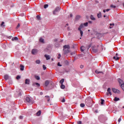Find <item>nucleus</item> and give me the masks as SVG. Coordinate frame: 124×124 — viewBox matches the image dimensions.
<instances>
[{
    "label": "nucleus",
    "mask_w": 124,
    "mask_h": 124,
    "mask_svg": "<svg viewBox=\"0 0 124 124\" xmlns=\"http://www.w3.org/2000/svg\"><path fill=\"white\" fill-rule=\"evenodd\" d=\"M48 7H49V5H48V4H46V5H44V8H45V9H46V8H48Z\"/></svg>",
    "instance_id": "27"
},
{
    "label": "nucleus",
    "mask_w": 124,
    "mask_h": 124,
    "mask_svg": "<svg viewBox=\"0 0 124 124\" xmlns=\"http://www.w3.org/2000/svg\"><path fill=\"white\" fill-rule=\"evenodd\" d=\"M40 42H42V43H43L44 42V39H43V38H40Z\"/></svg>",
    "instance_id": "28"
},
{
    "label": "nucleus",
    "mask_w": 124,
    "mask_h": 124,
    "mask_svg": "<svg viewBox=\"0 0 124 124\" xmlns=\"http://www.w3.org/2000/svg\"><path fill=\"white\" fill-rule=\"evenodd\" d=\"M103 12H104V13H105V12H106V10H103Z\"/></svg>",
    "instance_id": "52"
},
{
    "label": "nucleus",
    "mask_w": 124,
    "mask_h": 124,
    "mask_svg": "<svg viewBox=\"0 0 124 124\" xmlns=\"http://www.w3.org/2000/svg\"><path fill=\"white\" fill-rule=\"evenodd\" d=\"M45 57L46 58V60L48 61V60H50L51 59V57H50V56L49 55L46 54L45 55Z\"/></svg>",
    "instance_id": "13"
},
{
    "label": "nucleus",
    "mask_w": 124,
    "mask_h": 124,
    "mask_svg": "<svg viewBox=\"0 0 124 124\" xmlns=\"http://www.w3.org/2000/svg\"><path fill=\"white\" fill-rule=\"evenodd\" d=\"M122 121V117H120V118L118 119V122L120 123Z\"/></svg>",
    "instance_id": "41"
},
{
    "label": "nucleus",
    "mask_w": 124,
    "mask_h": 124,
    "mask_svg": "<svg viewBox=\"0 0 124 124\" xmlns=\"http://www.w3.org/2000/svg\"><path fill=\"white\" fill-rule=\"evenodd\" d=\"M30 79H25V84L26 85H30Z\"/></svg>",
    "instance_id": "14"
},
{
    "label": "nucleus",
    "mask_w": 124,
    "mask_h": 124,
    "mask_svg": "<svg viewBox=\"0 0 124 124\" xmlns=\"http://www.w3.org/2000/svg\"><path fill=\"white\" fill-rule=\"evenodd\" d=\"M20 78H21V77L20 76H17L16 77L17 80H19V79H20Z\"/></svg>",
    "instance_id": "38"
},
{
    "label": "nucleus",
    "mask_w": 124,
    "mask_h": 124,
    "mask_svg": "<svg viewBox=\"0 0 124 124\" xmlns=\"http://www.w3.org/2000/svg\"><path fill=\"white\" fill-rule=\"evenodd\" d=\"M112 26H115V24L112 23Z\"/></svg>",
    "instance_id": "59"
},
{
    "label": "nucleus",
    "mask_w": 124,
    "mask_h": 124,
    "mask_svg": "<svg viewBox=\"0 0 124 124\" xmlns=\"http://www.w3.org/2000/svg\"><path fill=\"white\" fill-rule=\"evenodd\" d=\"M120 59V58L118 57V53L116 54V55L113 57V60L115 61H118Z\"/></svg>",
    "instance_id": "10"
},
{
    "label": "nucleus",
    "mask_w": 124,
    "mask_h": 124,
    "mask_svg": "<svg viewBox=\"0 0 124 124\" xmlns=\"http://www.w3.org/2000/svg\"><path fill=\"white\" fill-rule=\"evenodd\" d=\"M84 68V66L81 65H80V68Z\"/></svg>",
    "instance_id": "50"
},
{
    "label": "nucleus",
    "mask_w": 124,
    "mask_h": 124,
    "mask_svg": "<svg viewBox=\"0 0 124 124\" xmlns=\"http://www.w3.org/2000/svg\"><path fill=\"white\" fill-rule=\"evenodd\" d=\"M89 23L90 24H92V21H89Z\"/></svg>",
    "instance_id": "54"
},
{
    "label": "nucleus",
    "mask_w": 124,
    "mask_h": 124,
    "mask_svg": "<svg viewBox=\"0 0 124 124\" xmlns=\"http://www.w3.org/2000/svg\"><path fill=\"white\" fill-rule=\"evenodd\" d=\"M62 102H65V100L64 99V98L62 99Z\"/></svg>",
    "instance_id": "47"
},
{
    "label": "nucleus",
    "mask_w": 124,
    "mask_h": 124,
    "mask_svg": "<svg viewBox=\"0 0 124 124\" xmlns=\"http://www.w3.org/2000/svg\"><path fill=\"white\" fill-rule=\"evenodd\" d=\"M65 88V86H64V85L63 84H61V89H64Z\"/></svg>",
    "instance_id": "30"
},
{
    "label": "nucleus",
    "mask_w": 124,
    "mask_h": 124,
    "mask_svg": "<svg viewBox=\"0 0 124 124\" xmlns=\"http://www.w3.org/2000/svg\"><path fill=\"white\" fill-rule=\"evenodd\" d=\"M50 81L49 80H46L45 81V86L46 87H48V85H49Z\"/></svg>",
    "instance_id": "15"
},
{
    "label": "nucleus",
    "mask_w": 124,
    "mask_h": 124,
    "mask_svg": "<svg viewBox=\"0 0 124 124\" xmlns=\"http://www.w3.org/2000/svg\"><path fill=\"white\" fill-rule=\"evenodd\" d=\"M110 7H111V8H116V6L115 5H110Z\"/></svg>",
    "instance_id": "37"
},
{
    "label": "nucleus",
    "mask_w": 124,
    "mask_h": 124,
    "mask_svg": "<svg viewBox=\"0 0 124 124\" xmlns=\"http://www.w3.org/2000/svg\"><path fill=\"white\" fill-rule=\"evenodd\" d=\"M3 25H4V22H2V23L1 24V26L2 27L3 26Z\"/></svg>",
    "instance_id": "44"
},
{
    "label": "nucleus",
    "mask_w": 124,
    "mask_h": 124,
    "mask_svg": "<svg viewBox=\"0 0 124 124\" xmlns=\"http://www.w3.org/2000/svg\"><path fill=\"white\" fill-rule=\"evenodd\" d=\"M40 94H41V95H42V94H43V93L40 92Z\"/></svg>",
    "instance_id": "51"
},
{
    "label": "nucleus",
    "mask_w": 124,
    "mask_h": 124,
    "mask_svg": "<svg viewBox=\"0 0 124 124\" xmlns=\"http://www.w3.org/2000/svg\"><path fill=\"white\" fill-rule=\"evenodd\" d=\"M61 11V7L60 6L57 7L53 11V15H56V14H57V12H59V11Z\"/></svg>",
    "instance_id": "3"
},
{
    "label": "nucleus",
    "mask_w": 124,
    "mask_h": 124,
    "mask_svg": "<svg viewBox=\"0 0 124 124\" xmlns=\"http://www.w3.org/2000/svg\"><path fill=\"white\" fill-rule=\"evenodd\" d=\"M36 63H37V64H39V63H40V60H36Z\"/></svg>",
    "instance_id": "32"
},
{
    "label": "nucleus",
    "mask_w": 124,
    "mask_h": 124,
    "mask_svg": "<svg viewBox=\"0 0 124 124\" xmlns=\"http://www.w3.org/2000/svg\"><path fill=\"white\" fill-rule=\"evenodd\" d=\"M118 81L119 84L120 85H121V86H122V85H124V81H123V80H122L120 78H118Z\"/></svg>",
    "instance_id": "12"
},
{
    "label": "nucleus",
    "mask_w": 124,
    "mask_h": 124,
    "mask_svg": "<svg viewBox=\"0 0 124 124\" xmlns=\"http://www.w3.org/2000/svg\"><path fill=\"white\" fill-rule=\"evenodd\" d=\"M80 106L81 107V108H84V107H85V104L81 103L80 104Z\"/></svg>",
    "instance_id": "24"
},
{
    "label": "nucleus",
    "mask_w": 124,
    "mask_h": 124,
    "mask_svg": "<svg viewBox=\"0 0 124 124\" xmlns=\"http://www.w3.org/2000/svg\"><path fill=\"white\" fill-rule=\"evenodd\" d=\"M70 17H72V14H71V15H70Z\"/></svg>",
    "instance_id": "56"
},
{
    "label": "nucleus",
    "mask_w": 124,
    "mask_h": 124,
    "mask_svg": "<svg viewBox=\"0 0 124 124\" xmlns=\"http://www.w3.org/2000/svg\"><path fill=\"white\" fill-rule=\"evenodd\" d=\"M35 78L36 80H40V78L38 76H35Z\"/></svg>",
    "instance_id": "26"
},
{
    "label": "nucleus",
    "mask_w": 124,
    "mask_h": 124,
    "mask_svg": "<svg viewBox=\"0 0 124 124\" xmlns=\"http://www.w3.org/2000/svg\"><path fill=\"white\" fill-rule=\"evenodd\" d=\"M43 68L44 70H46V69L47 68V67H46L45 65H43Z\"/></svg>",
    "instance_id": "34"
},
{
    "label": "nucleus",
    "mask_w": 124,
    "mask_h": 124,
    "mask_svg": "<svg viewBox=\"0 0 124 124\" xmlns=\"http://www.w3.org/2000/svg\"><path fill=\"white\" fill-rule=\"evenodd\" d=\"M107 12H108V11H110V9H108L106 10Z\"/></svg>",
    "instance_id": "48"
},
{
    "label": "nucleus",
    "mask_w": 124,
    "mask_h": 124,
    "mask_svg": "<svg viewBox=\"0 0 124 124\" xmlns=\"http://www.w3.org/2000/svg\"><path fill=\"white\" fill-rule=\"evenodd\" d=\"M41 114V110H39L37 113H36V115L37 116H40V115Z\"/></svg>",
    "instance_id": "22"
},
{
    "label": "nucleus",
    "mask_w": 124,
    "mask_h": 124,
    "mask_svg": "<svg viewBox=\"0 0 124 124\" xmlns=\"http://www.w3.org/2000/svg\"><path fill=\"white\" fill-rule=\"evenodd\" d=\"M104 17H106V15H104Z\"/></svg>",
    "instance_id": "63"
},
{
    "label": "nucleus",
    "mask_w": 124,
    "mask_h": 124,
    "mask_svg": "<svg viewBox=\"0 0 124 124\" xmlns=\"http://www.w3.org/2000/svg\"><path fill=\"white\" fill-rule=\"evenodd\" d=\"M121 87L122 88V90L124 91V84L121 85Z\"/></svg>",
    "instance_id": "35"
},
{
    "label": "nucleus",
    "mask_w": 124,
    "mask_h": 124,
    "mask_svg": "<svg viewBox=\"0 0 124 124\" xmlns=\"http://www.w3.org/2000/svg\"><path fill=\"white\" fill-rule=\"evenodd\" d=\"M18 37H14V38H13L12 39V41H16V40H18Z\"/></svg>",
    "instance_id": "19"
},
{
    "label": "nucleus",
    "mask_w": 124,
    "mask_h": 124,
    "mask_svg": "<svg viewBox=\"0 0 124 124\" xmlns=\"http://www.w3.org/2000/svg\"><path fill=\"white\" fill-rule=\"evenodd\" d=\"M45 97L47 99V101L49 102L50 101V97L49 96H46Z\"/></svg>",
    "instance_id": "31"
},
{
    "label": "nucleus",
    "mask_w": 124,
    "mask_h": 124,
    "mask_svg": "<svg viewBox=\"0 0 124 124\" xmlns=\"http://www.w3.org/2000/svg\"><path fill=\"white\" fill-rule=\"evenodd\" d=\"M31 53L32 55H36V54H37V50L33 49L32 50Z\"/></svg>",
    "instance_id": "11"
},
{
    "label": "nucleus",
    "mask_w": 124,
    "mask_h": 124,
    "mask_svg": "<svg viewBox=\"0 0 124 124\" xmlns=\"http://www.w3.org/2000/svg\"><path fill=\"white\" fill-rule=\"evenodd\" d=\"M63 82H64V79H62L60 80V83L61 85L63 84Z\"/></svg>",
    "instance_id": "21"
},
{
    "label": "nucleus",
    "mask_w": 124,
    "mask_h": 124,
    "mask_svg": "<svg viewBox=\"0 0 124 124\" xmlns=\"http://www.w3.org/2000/svg\"><path fill=\"white\" fill-rule=\"evenodd\" d=\"M54 40H55V41H57L58 39H55Z\"/></svg>",
    "instance_id": "60"
},
{
    "label": "nucleus",
    "mask_w": 124,
    "mask_h": 124,
    "mask_svg": "<svg viewBox=\"0 0 124 124\" xmlns=\"http://www.w3.org/2000/svg\"><path fill=\"white\" fill-rule=\"evenodd\" d=\"M36 85L37 87H40V84L38 83H35L32 84V86H35Z\"/></svg>",
    "instance_id": "16"
},
{
    "label": "nucleus",
    "mask_w": 124,
    "mask_h": 124,
    "mask_svg": "<svg viewBox=\"0 0 124 124\" xmlns=\"http://www.w3.org/2000/svg\"><path fill=\"white\" fill-rule=\"evenodd\" d=\"M78 124H82V122L79 121V122H78Z\"/></svg>",
    "instance_id": "46"
},
{
    "label": "nucleus",
    "mask_w": 124,
    "mask_h": 124,
    "mask_svg": "<svg viewBox=\"0 0 124 124\" xmlns=\"http://www.w3.org/2000/svg\"><path fill=\"white\" fill-rule=\"evenodd\" d=\"M114 100V101H119V100H120V99L117 97H115Z\"/></svg>",
    "instance_id": "25"
},
{
    "label": "nucleus",
    "mask_w": 124,
    "mask_h": 124,
    "mask_svg": "<svg viewBox=\"0 0 124 124\" xmlns=\"http://www.w3.org/2000/svg\"><path fill=\"white\" fill-rule=\"evenodd\" d=\"M112 28H113V27H111V26L109 27V28H110V29H112Z\"/></svg>",
    "instance_id": "61"
},
{
    "label": "nucleus",
    "mask_w": 124,
    "mask_h": 124,
    "mask_svg": "<svg viewBox=\"0 0 124 124\" xmlns=\"http://www.w3.org/2000/svg\"><path fill=\"white\" fill-rule=\"evenodd\" d=\"M112 91L114 93H121V91L118 89L112 88Z\"/></svg>",
    "instance_id": "7"
},
{
    "label": "nucleus",
    "mask_w": 124,
    "mask_h": 124,
    "mask_svg": "<svg viewBox=\"0 0 124 124\" xmlns=\"http://www.w3.org/2000/svg\"><path fill=\"white\" fill-rule=\"evenodd\" d=\"M4 78L5 80H8V79H9V76H8V75H6L4 76Z\"/></svg>",
    "instance_id": "17"
},
{
    "label": "nucleus",
    "mask_w": 124,
    "mask_h": 124,
    "mask_svg": "<svg viewBox=\"0 0 124 124\" xmlns=\"http://www.w3.org/2000/svg\"><path fill=\"white\" fill-rule=\"evenodd\" d=\"M97 16L98 18H101V12H99V13L97 14Z\"/></svg>",
    "instance_id": "18"
},
{
    "label": "nucleus",
    "mask_w": 124,
    "mask_h": 124,
    "mask_svg": "<svg viewBox=\"0 0 124 124\" xmlns=\"http://www.w3.org/2000/svg\"><path fill=\"white\" fill-rule=\"evenodd\" d=\"M90 48H91V46H88L86 47H85V46H81L80 47V50L82 51V52H84V51H86V50H89Z\"/></svg>",
    "instance_id": "5"
},
{
    "label": "nucleus",
    "mask_w": 124,
    "mask_h": 124,
    "mask_svg": "<svg viewBox=\"0 0 124 124\" xmlns=\"http://www.w3.org/2000/svg\"><path fill=\"white\" fill-rule=\"evenodd\" d=\"M25 101H26V102H28V103H31V98H30V97H26L25 98Z\"/></svg>",
    "instance_id": "9"
},
{
    "label": "nucleus",
    "mask_w": 124,
    "mask_h": 124,
    "mask_svg": "<svg viewBox=\"0 0 124 124\" xmlns=\"http://www.w3.org/2000/svg\"><path fill=\"white\" fill-rule=\"evenodd\" d=\"M20 28V23H18L17 26H16V29L18 30Z\"/></svg>",
    "instance_id": "36"
},
{
    "label": "nucleus",
    "mask_w": 124,
    "mask_h": 124,
    "mask_svg": "<svg viewBox=\"0 0 124 124\" xmlns=\"http://www.w3.org/2000/svg\"><path fill=\"white\" fill-rule=\"evenodd\" d=\"M112 26H115V24L112 23Z\"/></svg>",
    "instance_id": "58"
},
{
    "label": "nucleus",
    "mask_w": 124,
    "mask_h": 124,
    "mask_svg": "<svg viewBox=\"0 0 124 124\" xmlns=\"http://www.w3.org/2000/svg\"><path fill=\"white\" fill-rule=\"evenodd\" d=\"M36 18H37V19H40V16H36Z\"/></svg>",
    "instance_id": "43"
},
{
    "label": "nucleus",
    "mask_w": 124,
    "mask_h": 124,
    "mask_svg": "<svg viewBox=\"0 0 124 124\" xmlns=\"http://www.w3.org/2000/svg\"><path fill=\"white\" fill-rule=\"evenodd\" d=\"M101 104L102 105L104 103V100L102 99H101Z\"/></svg>",
    "instance_id": "33"
},
{
    "label": "nucleus",
    "mask_w": 124,
    "mask_h": 124,
    "mask_svg": "<svg viewBox=\"0 0 124 124\" xmlns=\"http://www.w3.org/2000/svg\"><path fill=\"white\" fill-rule=\"evenodd\" d=\"M109 25H110V26H112V23H110Z\"/></svg>",
    "instance_id": "57"
},
{
    "label": "nucleus",
    "mask_w": 124,
    "mask_h": 124,
    "mask_svg": "<svg viewBox=\"0 0 124 124\" xmlns=\"http://www.w3.org/2000/svg\"><path fill=\"white\" fill-rule=\"evenodd\" d=\"M77 18H80V16H77Z\"/></svg>",
    "instance_id": "53"
},
{
    "label": "nucleus",
    "mask_w": 124,
    "mask_h": 124,
    "mask_svg": "<svg viewBox=\"0 0 124 124\" xmlns=\"http://www.w3.org/2000/svg\"><path fill=\"white\" fill-rule=\"evenodd\" d=\"M85 104L87 106H91L92 105V101L89 100V98H87L85 100Z\"/></svg>",
    "instance_id": "4"
},
{
    "label": "nucleus",
    "mask_w": 124,
    "mask_h": 124,
    "mask_svg": "<svg viewBox=\"0 0 124 124\" xmlns=\"http://www.w3.org/2000/svg\"><path fill=\"white\" fill-rule=\"evenodd\" d=\"M95 73H96L97 74H99V73H102V74H103V73L102 72H99L98 71V70H96Z\"/></svg>",
    "instance_id": "29"
},
{
    "label": "nucleus",
    "mask_w": 124,
    "mask_h": 124,
    "mask_svg": "<svg viewBox=\"0 0 124 124\" xmlns=\"http://www.w3.org/2000/svg\"><path fill=\"white\" fill-rule=\"evenodd\" d=\"M51 60H52V61H54V59H53V58L51 59Z\"/></svg>",
    "instance_id": "62"
},
{
    "label": "nucleus",
    "mask_w": 124,
    "mask_h": 124,
    "mask_svg": "<svg viewBox=\"0 0 124 124\" xmlns=\"http://www.w3.org/2000/svg\"><path fill=\"white\" fill-rule=\"evenodd\" d=\"M89 24V22H86L85 23H82L80 24L79 27L78 28V31H79L80 32V36H83V31L81 30V29H83L84 27H88V25Z\"/></svg>",
    "instance_id": "1"
},
{
    "label": "nucleus",
    "mask_w": 124,
    "mask_h": 124,
    "mask_svg": "<svg viewBox=\"0 0 124 124\" xmlns=\"http://www.w3.org/2000/svg\"><path fill=\"white\" fill-rule=\"evenodd\" d=\"M91 20H93V21H95V18H94V17H93V15L91 16Z\"/></svg>",
    "instance_id": "23"
},
{
    "label": "nucleus",
    "mask_w": 124,
    "mask_h": 124,
    "mask_svg": "<svg viewBox=\"0 0 124 124\" xmlns=\"http://www.w3.org/2000/svg\"><path fill=\"white\" fill-rule=\"evenodd\" d=\"M123 108H124V106L123 107Z\"/></svg>",
    "instance_id": "64"
},
{
    "label": "nucleus",
    "mask_w": 124,
    "mask_h": 124,
    "mask_svg": "<svg viewBox=\"0 0 124 124\" xmlns=\"http://www.w3.org/2000/svg\"><path fill=\"white\" fill-rule=\"evenodd\" d=\"M24 68H25V66L24 65H20V70L23 71V70H24Z\"/></svg>",
    "instance_id": "20"
},
{
    "label": "nucleus",
    "mask_w": 124,
    "mask_h": 124,
    "mask_svg": "<svg viewBox=\"0 0 124 124\" xmlns=\"http://www.w3.org/2000/svg\"><path fill=\"white\" fill-rule=\"evenodd\" d=\"M95 112L96 113H98L97 110H95Z\"/></svg>",
    "instance_id": "55"
},
{
    "label": "nucleus",
    "mask_w": 124,
    "mask_h": 124,
    "mask_svg": "<svg viewBox=\"0 0 124 124\" xmlns=\"http://www.w3.org/2000/svg\"><path fill=\"white\" fill-rule=\"evenodd\" d=\"M107 95H112V92H111V88H108L107 90V92L106 93Z\"/></svg>",
    "instance_id": "6"
},
{
    "label": "nucleus",
    "mask_w": 124,
    "mask_h": 124,
    "mask_svg": "<svg viewBox=\"0 0 124 124\" xmlns=\"http://www.w3.org/2000/svg\"><path fill=\"white\" fill-rule=\"evenodd\" d=\"M19 118H20L21 120H22V119H23V116H20L19 117Z\"/></svg>",
    "instance_id": "49"
},
{
    "label": "nucleus",
    "mask_w": 124,
    "mask_h": 124,
    "mask_svg": "<svg viewBox=\"0 0 124 124\" xmlns=\"http://www.w3.org/2000/svg\"><path fill=\"white\" fill-rule=\"evenodd\" d=\"M73 55H75V51L71 53V55L72 56Z\"/></svg>",
    "instance_id": "39"
},
{
    "label": "nucleus",
    "mask_w": 124,
    "mask_h": 124,
    "mask_svg": "<svg viewBox=\"0 0 124 124\" xmlns=\"http://www.w3.org/2000/svg\"><path fill=\"white\" fill-rule=\"evenodd\" d=\"M57 65L58 66H62V65L61 64V63L60 62H58V64H57Z\"/></svg>",
    "instance_id": "42"
},
{
    "label": "nucleus",
    "mask_w": 124,
    "mask_h": 124,
    "mask_svg": "<svg viewBox=\"0 0 124 124\" xmlns=\"http://www.w3.org/2000/svg\"><path fill=\"white\" fill-rule=\"evenodd\" d=\"M92 50H93V53H97V52H98V48H97L95 46H93Z\"/></svg>",
    "instance_id": "8"
},
{
    "label": "nucleus",
    "mask_w": 124,
    "mask_h": 124,
    "mask_svg": "<svg viewBox=\"0 0 124 124\" xmlns=\"http://www.w3.org/2000/svg\"><path fill=\"white\" fill-rule=\"evenodd\" d=\"M58 56H59V57H58V59L59 60H60V59H61V57H62V56L61 55V54H58Z\"/></svg>",
    "instance_id": "40"
},
{
    "label": "nucleus",
    "mask_w": 124,
    "mask_h": 124,
    "mask_svg": "<svg viewBox=\"0 0 124 124\" xmlns=\"http://www.w3.org/2000/svg\"><path fill=\"white\" fill-rule=\"evenodd\" d=\"M63 48L64 54H68V53H70V46H69V45H64Z\"/></svg>",
    "instance_id": "2"
},
{
    "label": "nucleus",
    "mask_w": 124,
    "mask_h": 124,
    "mask_svg": "<svg viewBox=\"0 0 124 124\" xmlns=\"http://www.w3.org/2000/svg\"><path fill=\"white\" fill-rule=\"evenodd\" d=\"M21 94H22V91H20L19 92V93L18 95H21Z\"/></svg>",
    "instance_id": "45"
}]
</instances>
